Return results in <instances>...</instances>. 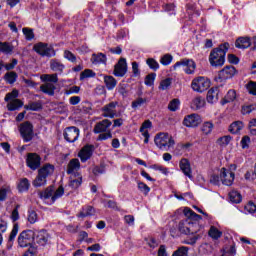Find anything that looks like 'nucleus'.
Here are the masks:
<instances>
[{"mask_svg": "<svg viewBox=\"0 0 256 256\" xmlns=\"http://www.w3.org/2000/svg\"><path fill=\"white\" fill-rule=\"evenodd\" d=\"M28 250L24 253V256H34L37 254V245H35V242L30 244L28 246Z\"/></svg>", "mask_w": 256, "mask_h": 256, "instance_id": "51", "label": "nucleus"}, {"mask_svg": "<svg viewBox=\"0 0 256 256\" xmlns=\"http://www.w3.org/2000/svg\"><path fill=\"white\" fill-rule=\"evenodd\" d=\"M189 251V248L186 246H181L176 251H174L172 256H187V253Z\"/></svg>", "mask_w": 256, "mask_h": 256, "instance_id": "53", "label": "nucleus"}, {"mask_svg": "<svg viewBox=\"0 0 256 256\" xmlns=\"http://www.w3.org/2000/svg\"><path fill=\"white\" fill-rule=\"evenodd\" d=\"M50 69L55 71L56 73H63V69H65V65L61 63L59 60L52 59L50 61Z\"/></svg>", "mask_w": 256, "mask_h": 256, "instance_id": "28", "label": "nucleus"}, {"mask_svg": "<svg viewBox=\"0 0 256 256\" xmlns=\"http://www.w3.org/2000/svg\"><path fill=\"white\" fill-rule=\"evenodd\" d=\"M206 99H207L208 103H217V101H219V88H217V87L211 88L207 92Z\"/></svg>", "mask_w": 256, "mask_h": 256, "instance_id": "24", "label": "nucleus"}, {"mask_svg": "<svg viewBox=\"0 0 256 256\" xmlns=\"http://www.w3.org/2000/svg\"><path fill=\"white\" fill-rule=\"evenodd\" d=\"M235 97H237L235 90H229L226 95V103H231V101H235Z\"/></svg>", "mask_w": 256, "mask_h": 256, "instance_id": "63", "label": "nucleus"}, {"mask_svg": "<svg viewBox=\"0 0 256 256\" xmlns=\"http://www.w3.org/2000/svg\"><path fill=\"white\" fill-rule=\"evenodd\" d=\"M20 107H23V101L20 99H14L7 104L8 111H17Z\"/></svg>", "mask_w": 256, "mask_h": 256, "instance_id": "33", "label": "nucleus"}, {"mask_svg": "<svg viewBox=\"0 0 256 256\" xmlns=\"http://www.w3.org/2000/svg\"><path fill=\"white\" fill-rule=\"evenodd\" d=\"M213 127L214 125L212 124V122H204L202 124L201 131L202 133H204V135H209L211 134V131H213Z\"/></svg>", "mask_w": 256, "mask_h": 256, "instance_id": "42", "label": "nucleus"}, {"mask_svg": "<svg viewBox=\"0 0 256 256\" xmlns=\"http://www.w3.org/2000/svg\"><path fill=\"white\" fill-rule=\"evenodd\" d=\"M178 229L180 233H183L184 235H195L198 233L197 229H199V224L180 221Z\"/></svg>", "mask_w": 256, "mask_h": 256, "instance_id": "9", "label": "nucleus"}, {"mask_svg": "<svg viewBox=\"0 0 256 256\" xmlns=\"http://www.w3.org/2000/svg\"><path fill=\"white\" fill-rule=\"evenodd\" d=\"M26 165L32 171H37L41 167V156L37 153H28L26 158Z\"/></svg>", "mask_w": 256, "mask_h": 256, "instance_id": "10", "label": "nucleus"}, {"mask_svg": "<svg viewBox=\"0 0 256 256\" xmlns=\"http://www.w3.org/2000/svg\"><path fill=\"white\" fill-rule=\"evenodd\" d=\"M249 129H250L251 135H255L256 136V119H252L249 122Z\"/></svg>", "mask_w": 256, "mask_h": 256, "instance_id": "64", "label": "nucleus"}, {"mask_svg": "<svg viewBox=\"0 0 256 256\" xmlns=\"http://www.w3.org/2000/svg\"><path fill=\"white\" fill-rule=\"evenodd\" d=\"M19 132L24 143L33 141V137H35V133L33 132V124H31L29 121L23 122L19 125Z\"/></svg>", "mask_w": 256, "mask_h": 256, "instance_id": "4", "label": "nucleus"}, {"mask_svg": "<svg viewBox=\"0 0 256 256\" xmlns=\"http://www.w3.org/2000/svg\"><path fill=\"white\" fill-rule=\"evenodd\" d=\"M237 73V70L234 66H226L224 67L218 74L219 79L225 81L227 79H231Z\"/></svg>", "mask_w": 256, "mask_h": 256, "instance_id": "17", "label": "nucleus"}, {"mask_svg": "<svg viewBox=\"0 0 256 256\" xmlns=\"http://www.w3.org/2000/svg\"><path fill=\"white\" fill-rule=\"evenodd\" d=\"M40 91L45 93L46 95L53 96L55 95V84L51 82H46L45 84L40 86Z\"/></svg>", "mask_w": 256, "mask_h": 256, "instance_id": "27", "label": "nucleus"}, {"mask_svg": "<svg viewBox=\"0 0 256 256\" xmlns=\"http://www.w3.org/2000/svg\"><path fill=\"white\" fill-rule=\"evenodd\" d=\"M93 151H95L94 145H91V144L85 145L78 153V157H80L81 162L86 163V161H89V159L93 157Z\"/></svg>", "mask_w": 256, "mask_h": 256, "instance_id": "13", "label": "nucleus"}, {"mask_svg": "<svg viewBox=\"0 0 256 256\" xmlns=\"http://www.w3.org/2000/svg\"><path fill=\"white\" fill-rule=\"evenodd\" d=\"M64 57L65 59H67L68 61H71V63H75V61H77V57L75 56V54H73L71 51L69 50H65L64 51Z\"/></svg>", "mask_w": 256, "mask_h": 256, "instance_id": "58", "label": "nucleus"}, {"mask_svg": "<svg viewBox=\"0 0 256 256\" xmlns=\"http://www.w3.org/2000/svg\"><path fill=\"white\" fill-rule=\"evenodd\" d=\"M253 111H256V104L242 106V115H249V113H253Z\"/></svg>", "mask_w": 256, "mask_h": 256, "instance_id": "48", "label": "nucleus"}, {"mask_svg": "<svg viewBox=\"0 0 256 256\" xmlns=\"http://www.w3.org/2000/svg\"><path fill=\"white\" fill-rule=\"evenodd\" d=\"M201 237H203V233L196 234L193 237L189 238L188 241H186V243L187 245H195V243H197V241H199Z\"/></svg>", "mask_w": 256, "mask_h": 256, "instance_id": "59", "label": "nucleus"}, {"mask_svg": "<svg viewBox=\"0 0 256 256\" xmlns=\"http://www.w3.org/2000/svg\"><path fill=\"white\" fill-rule=\"evenodd\" d=\"M17 187H18V191H20V193H25V192L29 191V187H31V184L29 183V179H27V178L20 179Z\"/></svg>", "mask_w": 256, "mask_h": 256, "instance_id": "31", "label": "nucleus"}, {"mask_svg": "<svg viewBox=\"0 0 256 256\" xmlns=\"http://www.w3.org/2000/svg\"><path fill=\"white\" fill-rule=\"evenodd\" d=\"M17 233H19V224L15 223L13 225L12 231L8 238L9 245H11V243L15 241V238L17 237Z\"/></svg>", "mask_w": 256, "mask_h": 256, "instance_id": "41", "label": "nucleus"}, {"mask_svg": "<svg viewBox=\"0 0 256 256\" xmlns=\"http://www.w3.org/2000/svg\"><path fill=\"white\" fill-rule=\"evenodd\" d=\"M41 79L48 83H57L59 81L57 74H44L41 76Z\"/></svg>", "mask_w": 256, "mask_h": 256, "instance_id": "39", "label": "nucleus"}, {"mask_svg": "<svg viewBox=\"0 0 256 256\" xmlns=\"http://www.w3.org/2000/svg\"><path fill=\"white\" fill-rule=\"evenodd\" d=\"M117 105H119L118 102H110L106 104L102 108V117H109L110 119H115V117H117Z\"/></svg>", "mask_w": 256, "mask_h": 256, "instance_id": "12", "label": "nucleus"}, {"mask_svg": "<svg viewBox=\"0 0 256 256\" xmlns=\"http://www.w3.org/2000/svg\"><path fill=\"white\" fill-rule=\"evenodd\" d=\"M201 123V116L198 114H191L184 118L183 125L185 127H198Z\"/></svg>", "mask_w": 256, "mask_h": 256, "instance_id": "16", "label": "nucleus"}, {"mask_svg": "<svg viewBox=\"0 0 256 256\" xmlns=\"http://www.w3.org/2000/svg\"><path fill=\"white\" fill-rule=\"evenodd\" d=\"M155 77H157V74L155 73H150L145 77V85H147L148 87H151L153 85V83H155Z\"/></svg>", "mask_w": 256, "mask_h": 256, "instance_id": "52", "label": "nucleus"}, {"mask_svg": "<svg viewBox=\"0 0 256 256\" xmlns=\"http://www.w3.org/2000/svg\"><path fill=\"white\" fill-rule=\"evenodd\" d=\"M179 67H184V71L187 75H193V73H195L196 65L195 61L184 58L173 65V69H179Z\"/></svg>", "mask_w": 256, "mask_h": 256, "instance_id": "8", "label": "nucleus"}, {"mask_svg": "<svg viewBox=\"0 0 256 256\" xmlns=\"http://www.w3.org/2000/svg\"><path fill=\"white\" fill-rule=\"evenodd\" d=\"M48 242H49V233H47V231L45 230H41L40 232H38L36 236V243L38 245H41L42 247H45V245H47Z\"/></svg>", "mask_w": 256, "mask_h": 256, "instance_id": "23", "label": "nucleus"}, {"mask_svg": "<svg viewBox=\"0 0 256 256\" xmlns=\"http://www.w3.org/2000/svg\"><path fill=\"white\" fill-rule=\"evenodd\" d=\"M246 89L250 95H254L256 97V81H249L246 84Z\"/></svg>", "mask_w": 256, "mask_h": 256, "instance_id": "50", "label": "nucleus"}, {"mask_svg": "<svg viewBox=\"0 0 256 256\" xmlns=\"http://www.w3.org/2000/svg\"><path fill=\"white\" fill-rule=\"evenodd\" d=\"M0 51L9 55V53H13V45L7 42H0Z\"/></svg>", "mask_w": 256, "mask_h": 256, "instance_id": "40", "label": "nucleus"}, {"mask_svg": "<svg viewBox=\"0 0 256 256\" xmlns=\"http://www.w3.org/2000/svg\"><path fill=\"white\" fill-rule=\"evenodd\" d=\"M229 201L231 203H241L243 201V196H241V193H229L228 194Z\"/></svg>", "mask_w": 256, "mask_h": 256, "instance_id": "43", "label": "nucleus"}, {"mask_svg": "<svg viewBox=\"0 0 256 256\" xmlns=\"http://www.w3.org/2000/svg\"><path fill=\"white\" fill-rule=\"evenodd\" d=\"M26 111H41L43 109V105L41 102H29L27 105L24 106Z\"/></svg>", "mask_w": 256, "mask_h": 256, "instance_id": "35", "label": "nucleus"}, {"mask_svg": "<svg viewBox=\"0 0 256 256\" xmlns=\"http://www.w3.org/2000/svg\"><path fill=\"white\" fill-rule=\"evenodd\" d=\"M33 50L41 55V57H55V50L53 47H49V44L39 42L33 46Z\"/></svg>", "mask_w": 256, "mask_h": 256, "instance_id": "7", "label": "nucleus"}, {"mask_svg": "<svg viewBox=\"0 0 256 256\" xmlns=\"http://www.w3.org/2000/svg\"><path fill=\"white\" fill-rule=\"evenodd\" d=\"M172 79L166 78L160 82L159 89L160 91H167L171 87Z\"/></svg>", "mask_w": 256, "mask_h": 256, "instance_id": "47", "label": "nucleus"}, {"mask_svg": "<svg viewBox=\"0 0 256 256\" xmlns=\"http://www.w3.org/2000/svg\"><path fill=\"white\" fill-rule=\"evenodd\" d=\"M45 183H47V178H44V176L38 172V175L32 182L33 186L34 187H43V185H45Z\"/></svg>", "mask_w": 256, "mask_h": 256, "instance_id": "37", "label": "nucleus"}, {"mask_svg": "<svg viewBox=\"0 0 256 256\" xmlns=\"http://www.w3.org/2000/svg\"><path fill=\"white\" fill-rule=\"evenodd\" d=\"M240 143H241L242 149H249L251 138L249 136H243Z\"/></svg>", "mask_w": 256, "mask_h": 256, "instance_id": "60", "label": "nucleus"}, {"mask_svg": "<svg viewBox=\"0 0 256 256\" xmlns=\"http://www.w3.org/2000/svg\"><path fill=\"white\" fill-rule=\"evenodd\" d=\"M113 138V134L111 133V130H108L106 133H101L98 136L97 141H107V139H112Z\"/></svg>", "mask_w": 256, "mask_h": 256, "instance_id": "57", "label": "nucleus"}, {"mask_svg": "<svg viewBox=\"0 0 256 256\" xmlns=\"http://www.w3.org/2000/svg\"><path fill=\"white\" fill-rule=\"evenodd\" d=\"M180 169H181L182 173H184V175H186V177H188L189 179H193V175L191 172V164L189 163L188 159L183 158L180 161Z\"/></svg>", "mask_w": 256, "mask_h": 256, "instance_id": "19", "label": "nucleus"}, {"mask_svg": "<svg viewBox=\"0 0 256 256\" xmlns=\"http://www.w3.org/2000/svg\"><path fill=\"white\" fill-rule=\"evenodd\" d=\"M237 170V166L235 164L231 165L230 168H221L220 169V181L222 185H226L227 187H231L233 185V181H235V172Z\"/></svg>", "mask_w": 256, "mask_h": 256, "instance_id": "3", "label": "nucleus"}, {"mask_svg": "<svg viewBox=\"0 0 256 256\" xmlns=\"http://www.w3.org/2000/svg\"><path fill=\"white\" fill-rule=\"evenodd\" d=\"M113 123L109 119H104L98 122L94 127V133H107L109 131V127H111Z\"/></svg>", "mask_w": 256, "mask_h": 256, "instance_id": "18", "label": "nucleus"}, {"mask_svg": "<svg viewBox=\"0 0 256 256\" xmlns=\"http://www.w3.org/2000/svg\"><path fill=\"white\" fill-rule=\"evenodd\" d=\"M146 63L153 71H157V69H159V63L153 58H148Z\"/></svg>", "mask_w": 256, "mask_h": 256, "instance_id": "54", "label": "nucleus"}, {"mask_svg": "<svg viewBox=\"0 0 256 256\" xmlns=\"http://www.w3.org/2000/svg\"><path fill=\"white\" fill-rule=\"evenodd\" d=\"M151 169H154L155 171H161L163 175H169V169L158 164H154L151 166Z\"/></svg>", "mask_w": 256, "mask_h": 256, "instance_id": "56", "label": "nucleus"}, {"mask_svg": "<svg viewBox=\"0 0 256 256\" xmlns=\"http://www.w3.org/2000/svg\"><path fill=\"white\" fill-rule=\"evenodd\" d=\"M91 63L93 65H105L107 63V55L104 53L92 54Z\"/></svg>", "mask_w": 256, "mask_h": 256, "instance_id": "22", "label": "nucleus"}, {"mask_svg": "<svg viewBox=\"0 0 256 256\" xmlns=\"http://www.w3.org/2000/svg\"><path fill=\"white\" fill-rule=\"evenodd\" d=\"M19 97V91L17 89L12 90V92L7 93L4 100L6 103H9V101H15Z\"/></svg>", "mask_w": 256, "mask_h": 256, "instance_id": "46", "label": "nucleus"}, {"mask_svg": "<svg viewBox=\"0 0 256 256\" xmlns=\"http://www.w3.org/2000/svg\"><path fill=\"white\" fill-rule=\"evenodd\" d=\"M22 33L25 35L26 41H33L35 39V33H33V29L31 28H23Z\"/></svg>", "mask_w": 256, "mask_h": 256, "instance_id": "44", "label": "nucleus"}, {"mask_svg": "<svg viewBox=\"0 0 256 256\" xmlns=\"http://www.w3.org/2000/svg\"><path fill=\"white\" fill-rule=\"evenodd\" d=\"M17 72L15 71H10V72H7L3 79L4 81H6V83H8V85H13V83H15L17 81Z\"/></svg>", "mask_w": 256, "mask_h": 256, "instance_id": "32", "label": "nucleus"}, {"mask_svg": "<svg viewBox=\"0 0 256 256\" xmlns=\"http://www.w3.org/2000/svg\"><path fill=\"white\" fill-rule=\"evenodd\" d=\"M79 169H81V163L79 162V159L74 158L70 160L67 168L68 175H73V173H75V171H79Z\"/></svg>", "mask_w": 256, "mask_h": 256, "instance_id": "25", "label": "nucleus"}, {"mask_svg": "<svg viewBox=\"0 0 256 256\" xmlns=\"http://www.w3.org/2000/svg\"><path fill=\"white\" fill-rule=\"evenodd\" d=\"M146 103H149V100L147 98L138 97L131 103V107L132 109H138V107H143V105H145Z\"/></svg>", "mask_w": 256, "mask_h": 256, "instance_id": "38", "label": "nucleus"}, {"mask_svg": "<svg viewBox=\"0 0 256 256\" xmlns=\"http://www.w3.org/2000/svg\"><path fill=\"white\" fill-rule=\"evenodd\" d=\"M209 237H211L214 240L221 239V236L223 235V232L219 231L217 227L211 226L208 231Z\"/></svg>", "mask_w": 256, "mask_h": 256, "instance_id": "36", "label": "nucleus"}, {"mask_svg": "<svg viewBox=\"0 0 256 256\" xmlns=\"http://www.w3.org/2000/svg\"><path fill=\"white\" fill-rule=\"evenodd\" d=\"M17 241L20 247H29V245L35 243V232L33 230H24L19 234Z\"/></svg>", "mask_w": 256, "mask_h": 256, "instance_id": "6", "label": "nucleus"}, {"mask_svg": "<svg viewBox=\"0 0 256 256\" xmlns=\"http://www.w3.org/2000/svg\"><path fill=\"white\" fill-rule=\"evenodd\" d=\"M179 105H181V101H179V99L175 98L169 102L168 109H169V111L175 112L179 109Z\"/></svg>", "mask_w": 256, "mask_h": 256, "instance_id": "49", "label": "nucleus"}, {"mask_svg": "<svg viewBox=\"0 0 256 256\" xmlns=\"http://www.w3.org/2000/svg\"><path fill=\"white\" fill-rule=\"evenodd\" d=\"M19 204L15 206V208L12 211L11 214V219L13 221V223H15V221H19Z\"/></svg>", "mask_w": 256, "mask_h": 256, "instance_id": "62", "label": "nucleus"}, {"mask_svg": "<svg viewBox=\"0 0 256 256\" xmlns=\"http://www.w3.org/2000/svg\"><path fill=\"white\" fill-rule=\"evenodd\" d=\"M229 51V43H224L211 51L209 61L212 67H221L225 63V55Z\"/></svg>", "mask_w": 256, "mask_h": 256, "instance_id": "1", "label": "nucleus"}, {"mask_svg": "<svg viewBox=\"0 0 256 256\" xmlns=\"http://www.w3.org/2000/svg\"><path fill=\"white\" fill-rule=\"evenodd\" d=\"M93 215H95V208H93L92 206H86L82 208L77 217H81L83 219L85 217H91Z\"/></svg>", "mask_w": 256, "mask_h": 256, "instance_id": "30", "label": "nucleus"}, {"mask_svg": "<svg viewBox=\"0 0 256 256\" xmlns=\"http://www.w3.org/2000/svg\"><path fill=\"white\" fill-rule=\"evenodd\" d=\"M38 195L46 205H53L57 199L63 197V193H39Z\"/></svg>", "mask_w": 256, "mask_h": 256, "instance_id": "15", "label": "nucleus"}, {"mask_svg": "<svg viewBox=\"0 0 256 256\" xmlns=\"http://www.w3.org/2000/svg\"><path fill=\"white\" fill-rule=\"evenodd\" d=\"M235 47L237 49H249L251 47V38L249 37H239L235 42Z\"/></svg>", "mask_w": 256, "mask_h": 256, "instance_id": "20", "label": "nucleus"}, {"mask_svg": "<svg viewBox=\"0 0 256 256\" xmlns=\"http://www.w3.org/2000/svg\"><path fill=\"white\" fill-rule=\"evenodd\" d=\"M28 221L31 223V225L37 223V212H35V210L28 211Z\"/></svg>", "mask_w": 256, "mask_h": 256, "instance_id": "55", "label": "nucleus"}, {"mask_svg": "<svg viewBox=\"0 0 256 256\" xmlns=\"http://www.w3.org/2000/svg\"><path fill=\"white\" fill-rule=\"evenodd\" d=\"M63 136L68 143H75L79 139V128L75 126L67 127L63 132Z\"/></svg>", "mask_w": 256, "mask_h": 256, "instance_id": "11", "label": "nucleus"}, {"mask_svg": "<svg viewBox=\"0 0 256 256\" xmlns=\"http://www.w3.org/2000/svg\"><path fill=\"white\" fill-rule=\"evenodd\" d=\"M211 87V81L209 79L199 76L196 77L192 80L191 83V88L196 92V93H203L207 91Z\"/></svg>", "mask_w": 256, "mask_h": 256, "instance_id": "5", "label": "nucleus"}, {"mask_svg": "<svg viewBox=\"0 0 256 256\" xmlns=\"http://www.w3.org/2000/svg\"><path fill=\"white\" fill-rule=\"evenodd\" d=\"M95 72L91 69H85L80 73V81H83L84 79H89L91 77H95Z\"/></svg>", "mask_w": 256, "mask_h": 256, "instance_id": "45", "label": "nucleus"}, {"mask_svg": "<svg viewBox=\"0 0 256 256\" xmlns=\"http://www.w3.org/2000/svg\"><path fill=\"white\" fill-rule=\"evenodd\" d=\"M104 83L108 91H113V89L117 87V79L113 76H104Z\"/></svg>", "mask_w": 256, "mask_h": 256, "instance_id": "29", "label": "nucleus"}, {"mask_svg": "<svg viewBox=\"0 0 256 256\" xmlns=\"http://www.w3.org/2000/svg\"><path fill=\"white\" fill-rule=\"evenodd\" d=\"M127 74V60L125 58H120L118 63L114 66L113 75L115 77H125Z\"/></svg>", "mask_w": 256, "mask_h": 256, "instance_id": "14", "label": "nucleus"}, {"mask_svg": "<svg viewBox=\"0 0 256 256\" xmlns=\"http://www.w3.org/2000/svg\"><path fill=\"white\" fill-rule=\"evenodd\" d=\"M154 143L158 149L169 151L170 147L175 145V140H173V137L167 133H159L155 136Z\"/></svg>", "mask_w": 256, "mask_h": 256, "instance_id": "2", "label": "nucleus"}, {"mask_svg": "<svg viewBox=\"0 0 256 256\" xmlns=\"http://www.w3.org/2000/svg\"><path fill=\"white\" fill-rule=\"evenodd\" d=\"M38 173L47 179V177H51L55 173V166L53 164H45L38 170Z\"/></svg>", "mask_w": 256, "mask_h": 256, "instance_id": "21", "label": "nucleus"}, {"mask_svg": "<svg viewBox=\"0 0 256 256\" xmlns=\"http://www.w3.org/2000/svg\"><path fill=\"white\" fill-rule=\"evenodd\" d=\"M190 107L194 111H199V109H202V107H205V99L201 96H197L192 100Z\"/></svg>", "mask_w": 256, "mask_h": 256, "instance_id": "26", "label": "nucleus"}, {"mask_svg": "<svg viewBox=\"0 0 256 256\" xmlns=\"http://www.w3.org/2000/svg\"><path fill=\"white\" fill-rule=\"evenodd\" d=\"M171 61H173V56L171 54H166L161 58L160 63L162 65H170Z\"/></svg>", "mask_w": 256, "mask_h": 256, "instance_id": "61", "label": "nucleus"}, {"mask_svg": "<svg viewBox=\"0 0 256 256\" xmlns=\"http://www.w3.org/2000/svg\"><path fill=\"white\" fill-rule=\"evenodd\" d=\"M243 127H245V125L243 124V122L241 121H235L233 122L230 126H229V131L230 133H232L233 135L239 133V131H241V129H243Z\"/></svg>", "mask_w": 256, "mask_h": 256, "instance_id": "34", "label": "nucleus"}]
</instances>
